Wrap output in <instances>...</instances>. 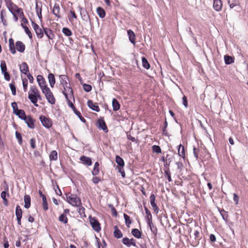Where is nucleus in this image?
Returning a JSON list of instances; mask_svg holds the SVG:
<instances>
[{
	"label": "nucleus",
	"mask_w": 248,
	"mask_h": 248,
	"mask_svg": "<svg viewBox=\"0 0 248 248\" xmlns=\"http://www.w3.org/2000/svg\"><path fill=\"white\" fill-rule=\"evenodd\" d=\"M0 69L2 73L7 71V66L6 62L2 60L0 62Z\"/></svg>",
	"instance_id": "nucleus-42"
},
{
	"label": "nucleus",
	"mask_w": 248,
	"mask_h": 248,
	"mask_svg": "<svg viewBox=\"0 0 248 248\" xmlns=\"http://www.w3.org/2000/svg\"><path fill=\"white\" fill-rule=\"evenodd\" d=\"M25 202L24 207L25 208L28 209L31 206V197L29 195H25L24 197Z\"/></svg>",
	"instance_id": "nucleus-23"
},
{
	"label": "nucleus",
	"mask_w": 248,
	"mask_h": 248,
	"mask_svg": "<svg viewBox=\"0 0 248 248\" xmlns=\"http://www.w3.org/2000/svg\"><path fill=\"white\" fill-rule=\"evenodd\" d=\"M5 14V11L4 10H1L0 11V19L1 22L4 26L6 25V20L4 18V15Z\"/></svg>",
	"instance_id": "nucleus-52"
},
{
	"label": "nucleus",
	"mask_w": 248,
	"mask_h": 248,
	"mask_svg": "<svg viewBox=\"0 0 248 248\" xmlns=\"http://www.w3.org/2000/svg\"><path fill=\"white\" fill-rule=\"evenodd\" d=\"M40 120L44 126L47 128H50L52 125L51 120L45 116L41 115L40 117Z\"/></svg>",
	"instance_id": "nucleus-5"
},
{
	"label": "nucleus",
	"mask_w": 248,
	"mask_h": 248,
	"mask_svg": "<svg viewBox=\"0 0 248 248\" xmlns=\"http://www.w3.org/2000/svg\"><path fill=\"white\" fill-rule=\"evenodd\" d=\"M224 61H225L226 64H230L234 62V57H232L229 55H225Z\"/></svg>",
	"instance_id": "nucleus-32"
},
{
	"label": "nucleus",
	"mask_w": 248,
	"mask_h": 248,
	"mask_svg": "<svg viewBox=\"0 0 248 248\" xmlns=\"http://www.w3.org/2000/svg\"><path fill=\"white\" fill-rule=\"evenodd\" d=\"M127 34L130 42L133 44L135 45L136 43L135 35L134 32L132 30H129L127 31Z\"/></svg>",
	"instance_id": "nucleus-20"
},
{
	"label": "nucleus",
	"mask_w": 248,
	"mask_h": 248,
	"mask_svg": "<svg viewBox=\"0 0 248 248\" xmlns=\"http://www.w3.org/2000/svg\"><path fill=\"white\" fill-rule=\"evenodd\" d=\"M66 198L67 201L72 206H79L81 205L80 199L76 194H66Z\"/></svg>",
	"instance_id": "nucleus-2"
},
{
	"label": "nucleus",
	"mask_w": 248,
	"mask_h": 248,
	"mask_svg": "<svg viewBox=\"0 0 248 248\" xmlns=\"http://www.w3.org/2000/svg\"><path fill=\"white\" fill-rule=\"evenodd\" d=\"M78 8L79 9V11L80 12V15L81 16L85 17L86 16L85 14L86 13V10L84 9L81 7L80 6H78Z\"/></svg>",
	"instance_id": "nucleus-57"
},
{
	"label": "nucleus",
	"mask_w": 248,
	"mask_h": 248,
	"mask_svg": "<svg viewBox=\"0 0 248 248\" xmlns=\"http://www.w3.org/2000/svg\"><path fill=\"white\" fill-rule=\"evenodd\" d=\"M14 7H15V9H16V13H17V14H18L19 15H23V11H22V9L20 8H18L17 6H13Z\"/></svg>",
	"instance_id": "nucleus-59"
},
{
	"label": "nucleus",
	"mask_w": 248,
	"mask_h": 248,
	"mask_svg": "<svg viewBox=\"0 0 248 248\" xmlns=\"http://www.w3.org/2000/svg\"><path fill=\"white\" fill-rule=\"evenodd\" d=\"M132 235L137 238L141 237V233L138 229H133L131 231Z\"/></svg>",
	"instance_id": "nucleus-30"
},
{
	"label": "nucleus",
	"mask_w": 248,
	"mask_h": 248,
	"mask_svg": "<svg viewBox=\"0 0 248 248\" xmlns=\"http://www.w3.org/2000/svg\"><path fill=\"white\" fill-rule=\"evenodd\" d=\"M114 231L113 234L115 237L117 238H121L123 237V233L119 229L117 226H114Z\"/></svg>",
	"instance_id": "nucleus-21"
},
{
	"label": "nucleus",
	"mask_w": 248,
	"mask_h": 248,
	"mask_svg": "<svg viewBox=\"0 0 248 248\" xmlns=\"http://www.w3.org/2000/svg\"><path fill=\"white\" fill-rule=\"evenodd\" d=\"M60 7L58 4L55 3L54 5L52 12L53 14L57 17V18H61V16L60 15Z\"/></svg>",
	"instance_id": "nucleus-16"
},
{
	"label": "nucleus",
	"mask_w": 248,
	"mask_h": 248,
	"mask_svg": "<svg viewBox=\"0 0 248 248\" xmlns=\"http://www.w3.org/2000/svg\"><path fill=\"white\" fill-rule=\"evenodd\" d=\"M42 201H43V206L44 209L45 210H47L48 209V205H47L46 197H43Z\"/></svg>",
	"instance_id": "nucleus-53"
},
{
	"label": "nucleus",
	"mask_w": 248,
	"mask_h": 248,
	"mask_svg": "<svg viewBox=\"0 0 248 248\" xmlns=\"http://www.w3.org/2000/svg\"><path fill=\"white\" fill-rule=\"evenodd\" d=\"M37 81L38 83L39 86L46 84L45 79L42 75H38L37 77Z\"/></svg>",
	"instance_id": "nucleus-31"
},
{
	"label": "nucleus",
	"mask_w": 248,
	"mask_h": 248,
	"mask_svg": "<svg viewBox=\"0 0 248 248\" xmlns=\"http://www.w3.org/2000/svg\"><path fill=\"white\" fill-rule=\"evenodd\" d=\"M30 144H31V147L34 149L36 148V146H35V139H34L33 138H31V140H30Z\"/></svg>",
	"instance_id": "nucleus-63"
},
{
	"label": "nucleus",
	"mask_w": 248,
	"mask_h": 248,
	"mask_svg": "<svg viewBox=\"0 0 248 248\" xmlns=\"http://www.w3.org/2000/svg\"><path fill=\"white\" fill-rule=\"evenodd\" d=\"M90 222L92 227L95 231L99 232L101 230L100 223L94 217H91Z\"/></svg>",
	"instance_id": "nucleus-4"
},
{
	"label": "nucleus",
	"mask_w": 248,
	"mask_h": 248,
	"mask_svg": "<svg viewBox=\"0 0 248 248\" xmlns=\"http://www.w3.org/2000/svg\"><path fill=\"white\" fill-rule=\"evenodd\" d=\"M78 207V212L81 216H85V208L81 206V205L79 206H77Z\"/></svg>",
	"instance_id": "nucleus-47"
},
{
	"label": "nucleus",
	"mask_w": 248,
	"mask_h": 248,
	"mask_svg": "<svg viewBox=\"0 0 248 248\" xmlns=\"http://www.w3.org/2000/svg\"><path fill=\"white\" fill-rule=\"evenodd\" d=\"M15 114L23 120L27 117L25 112L23 109H19Z\"/></svg>",
	"instance_id": "nucleus-26"
},
{
	"label": "nucleus",
	"mask_w": 248,
	"mask_h": 248,
	"mask_svg": "<svg viewBox=\"0 0 248 248\" xmlns=\"http://www.w3.org/2000/svg\"><path fill=\"white\" fill-rule=\"evenodd\" d=\"M83 88L85 92H89L92 90V87L90 85L84 83L83 84Z\"/></svg>",
	"instance_id": "nucleus-50"
},
{
	"label": "nucleus",
	"mask_w": 248,
	"mask_h": 248,
	"mask_svg": "<svg viewBox=\"0 0 248 248\" xmlns=\"http://www.w3.org/2000/svg\"><path fill=\"white\" fill-rule=\"evenodd\" d=\"M22 84H23V87L24 91L25 92H26L27 89V87H28V80H27V79H26V78L23 79L22 80Z\"/></svg>",
	"instance_id": "nucleus-56"
},
{
	"label": "nucleus",
	"mask_w": 248,
	"mask_h": 248,
	"mask_svg": "<svg viewBox=\"0 0 248 248\" xmlns=\"http://www.w3.org/2000/svg\"><path fill=\"white\" fill-rule=\"evenodd\" d=\"M39 91L37 89V87L35 86H32L30 88V90L29 93H31L32 94H36Z\"/></svg>",
	"instance_id": "nucleus-48"
},
{
	"label": "nucleus",
	"mask_w": 248,
	"mask_h": 248,
	"mask_svg": "<svg viewBox=\"0 0 248 248\" xmlns=\"http://www.w3.org/2000/svg\"><path fill=\"white\" fill-rule=\"evenodd\" d=\"M16 139L18 140L19 143V144H21V143H22V137H21V135L20 133H19V132L16 131Z\"/></svg>",
	"instance_id": "nucleus-58"
},
{
	"label": "nucleus",
	"mask_w": 248,
	"mask_h": 248,
	"mask_svg": "<svg viewBox=\"0 0 248 248\" xmlns=\"http://www.w3.org/2000/svg\"><path fill=\"white\" fill-rule=\"evenodd\" d=\"M152 150L154 152L156 153H160L161 152V148L158 145H153L152 146Z\"/></svg>",
	"instance_id": "nucleus-51"
},
{
	"label": "nucleus",
	"mask_w": 248,
	"mask_h": 248,
	"mask_svg": "<svg viewBox=\"0 0 248 248\" xmlns=\"http://www.w3.org/2000/svg\"><path fill=\"white\" fill-rule=\"evenodd\" d=\"M28 98L31 101L32 103H33L35 106L37 107L38 104H37V97L35 94L31 93H29Z\"/></svg>",
	"instance_id": "nucleus-24"
},
{
	"label": "nucleus",
	"mask_w": 248,
	"mask_h": 248,
	"mask_svg": "<svg viewBox=\"0 0 248 248\" xmlns=\"http://www.w3.org/2000/svg\"><path fill=\"white\" fill-rule=\"evenodd\" d=\"M179 148L178 149V155L182 157L183 158H185V151L184 146L182 144H180L178 146Z\"/></svg>",
	"instance_id": "nucleus-25"
},
{
	"label": "nucleus",
	"mask_w": 248,
	"mask_h": 248,
	"mask_svg": "<svg viewBox=\"0 0 248 248\" xmlns=\"http://www.w3.org/2000/svg\"><path fill=\"white\" fill-rule=\"evenodd\" d=\"M164 173L165 176L167 177V179L169 181V182H171L172 181L171 176H170V173L169 170V168H168L164 170Z\"/></svg>",
	"instance_id": "nucleus-46"
},
{
	"label": "nucleus",
	"mask_w": 248,
	"mask_h": 248,
	"mask_svg": "<svg viewBox=\"0 0 248 248\" xmlns=\"http://www.w3.org/2000/svg\"><path fill=\"white\" fill-rule=\"evenodd\" d=\"M87 105L92 110L96 112H99L100 111V108L96 104L93 103L92 100H88L87 102Z\"/></svg>",
	"instance_id": "nucleus-15"
},
{
	"label": "nucleus",
	"mask_w": 248,
	"mask_h": 248,
	"mask_svg": "<svg viewBox=\"0 0 248 248\" xmlns=\"http://www.w3.org/2000/svg\"><path fill=\"white\" fill-rule=\"evenodd\" d=\"M10 88L11 90L12 94L15 95L16 94V88L13 83L9 84Z\"/></svg>",
	"instance_id": "nucleus-54"
},
{
	"label": "nucleus",
	"mask_w": 248,
	"mask_h": 248,
	"mask_svg": "<svg viewBox=\"0 0 248 248\" xmlns=\"http://www.w3.org/2000/svg\"><path fill=\"white\" fill-rule=\"evenodd\" d=\"M60 82L63 88L62 91L63 94L68 93H70V97H73V90L70 87L69 80L67 76L65 75H61L59 76Z\"/></svg>",
	"instance_id": "nucleus-1"
},
{
	"label": "nucleus",
	"mask_w": 248,
	"mask_h": 248,
	"mask_svg": "<svg viewBox=\"0 0 248 248\" xmlns=\"http://www.w3.org/2000/svg\"><path fill=\"white\" fill-rule=\"evenodd\" d=\"M122 242L128 247H130L131 245L136 246L135 240L133 238L129 239L127 237H124L122 240Z\"/></svg>",
	"instance_id": "nucleus-11"
},
{
	"label": "nucleus",
	"mask_w": 248,
	"mask_h": 248,
	"mask_svg": "<svg viewBox=\"0 0 248 248\" xmlns=\"http://www.w3.org/2000/svg\"><path fill=\"white\" fill-rule=\"evenodd\" d=\"M9 43L10 51L13 54H15L16 53V50L14 45V41L12 38L9 39Z\"/></svg>",
	"instance_id": "nucleus-22"
},
{
	"label": "nucleus",
	"mask_w": 248,
	"mask_h": 248,
	"mask_svg": "<svg viewBox=\"0 0 248 248\" xmlns=\"http://www.w3.org/2000/svg\"><path fill=\"white\" fill-rule=\"evenodd\" d=\"M21 25L22 27V28L24 29L25 32L28 34V35L29 36V38L30 39H31L32 38V34H31V31H30V30L28 28V27L24 25L23 23H22L21 24Z\"/></svg>",
	"instance_id": "nucleus-39"
},
{
	"label": "nucleus",
	"mask_w": 248,
	"mask_h": 248,
	"mask_svg": "<svg viewBox=\"0 0 248 248\" xmlns=\"http://www.w3.org/2000/svg\"><path fill=\"white\" fill-rule=\"evenodd\" d=\"M48 79L50 87L53 88L56 82L54 75L52 73L49 74L48 75Z\"/></svg>",
	"instance_id": "nucleus-19"
},
{
	"label": "nucleus",
	"mask_w": 248,
	"mask_h": 248,
	"mask_svg": "<svg viewBox=\"0 0 248 248\" xmlns=\"http://www.w3.org/2000/svg\"><path fill=\"white\" fill-rule=\"evenodd\" d=\"M142 63L143 67L145 69H148L150 68V64L146 59L144 57L142 58Z\"/></svg>",
	"instance_id": "nucleus-38"
},
{
	"label": "nucleus",
	"mask_w": 248,
	"mask_h": 248,
	"mask_svg": "<svg viewBox=\"0 0 248 248\" xmlns=\"http://www.w3.org/2000/svg\"><path fill=\"white\" fill-rule=\"evenodd\" d=\"M63 94L64 95V96L65 97V98L67 101L69 106L73 109V110H75V109L76 108L75 107L73 103H72V102L71 100V99H73L74 101L75 99H74V94H73L72 97H70V94L68 93H64Z\"/></svg>",
	"instance_id": "nucleus-10"
},
{
	"label": "nucleus",
	"mask_w": 248,
	"mask_h": 248,
	"mask_svg": "<svg viewBox=\"0 0 248 248\" xmlns=\"http://www.w3.org/2000/svg\"><path fill=\"white\" fill-rule=\"evenodd\" d=\"M97 127L99 129H102L105 132H108L107 126L103 119H99L97 121Z\"/></svg>",
	"instance_id": "nucleus-9"
},
{
	"label": "nucleus",
	"mask_w": 248,
	"mask_h": 248,
	"mask_svg": "<svg viewBox=\"0 0 248 248\" xmlns=\"http://www.w3.org/2000/svg\"><path fill=\"white\" fill-rule=\"evenodd\" d=\"M59 220L61 222H63L64 224H66L67 223L68 219L67 217H66V216L63 214H62L59 217Z\"/></svg>",
	"instance_id": "nucleus-45"
},
{
	"label": "nucleus",
	"mask_w": 248,
	"mask_h": 248,
	"mask_svg": "<svg viewBox=\"0 0 248 248\" xmlns=\"http://www.w3.org/2000/svg\"><path fill=\"white\" fill-rule=\"evenodd\" d=\"M62 32L67 36H70L72 34L71 30L67 28H63L62 30Z\"/></svg>",
	"instance_id": "nucleus-41"
},
{
	"label": "nucleus",
	"mask_w": 248,
	"mask_h": 248,
	"mask_svg": "<svg viewBox=\"0 0 248 248\" xmlns=\"http://www.w3.org/2000/svg\"><path fill=\"white\" fill-rule=\"evenodd\" d=\"M44 33L48 37V39L52 40L55 35L52 31L48 28H44Z\"/></svg>",
	"instance_id": "nucleus-17"
},
{
	"label": "nucleus",
	"mask_w": 248,
	"mask_h": 248,
	"mask_svg": "<svg viewBox=\"0 0 248 248\" xmlns=\"http://www.w3.org/2000/svg\"><path fill=\"white\" fill-rule=\"evenodd\" d=\"M45 97L47 101L51 105H53L55 103V99L51 92L46 94Z\"/></svg>",
	"instance_id": "nucleus-18"
},
{
	"label": "nucleus",
	"mask_w": 248,
	"mask_h": 248,
	"mask_svg": "<svg viewBox=\"0 0 248 248\" xmlns=\"http://www.w3.org/2000/svg\"><path fill=\"white\" fill-rule=\"evenodd\" d=\"M150 203L155 212L158 213L159 208L155 203V197L154 194H152L150 197Z\"/></svg>",
	"instance_id": "nucleus-8"
},
{
	"label": "nucleus",
	"mask_w": 248,
	"mask_h": 248,
	"mask_svg": "<svg viewBox=\"0 0 248 248\" xmlns=\"http://www.w3.org/2000/svg\"><path fill=\"white\" fill-rule=\"evenodd\" d=\"M112 105L113 107V110L114 111H117L120 109V104L116 99L113 98L112 101Z\"/></svg>",
	"instance_id": "nucleus-28"
},
{
	"label": "nucleus",
	"mask_w": 248,
	"mask_h": 248,
	"mask_svg": "<svg viewBox=\"0 0 248 248\" xmlns=\"http://www.w3.org/2000/svg\"><path fill=\"white\" fill-rule=\"evenodd\" d=\"M145 213L147 215V217H146L147 219V221L149 220H152V216L151 214L150 211L148 209V208L146 207H144Z\"/></svg>",
	"instance_id": "nucleus-44"
},
{
	"label": "nucleus",
	"mask_w": 248,
	"mask_h": 248,
	"mask_svg": "<svg viewBox=\"0 0 248 248\" xmlns=\"http://www.w3.org/2000/svg\"><path fill=\"white\" fill-rule=\"evenodd\" d=\"M73 111H74V113L79 117L80 120L82 122L84 123L86 122L85 119L81 116V113L79 111L77 110L76 109H75V110H73Z\"/></svg>",
	"instance_id": "nucleus-49"
},
{
	"label": "nucleus",
	"mask_w": 248,
	"mask_h": 248,
	"mask_svg": "<svg viewBox=\"0 0 248 248\" xmlns=\"http://www.w3.org/2000/svg\"><path fill=\"white\" fill-rule=\"evenodd\" d=\"M99 163L98 162H96L94 165L93 170L92 172V174L94 176H96L98 174L99 172Z\"/></svg>",
	"instance_id": "nucleus-29"
},
{
	"label": "nucleus",
	"mask_w": 248,
	"mask_h": 248,
	"mask_svg": "<svg viewBox=\"0 0 248 248\" xmlns=\"http://www.w3.org/2000/svg\"><path fill=\"white\" fill-rule=\"evenodd\" d=\"M193 150L194 156L195 157L196 159H197L198 158V153L199 152V150L196 148L195 147H194Z\"/></svg>",
	"instance_id": "nucleus-62"
},
{
	"label": "nucleus",
	"mask_w": 248,
	"mask_h": 248,
	"mask_svg": "<svg viewBox=\"0 0 248 248\" xmlns=\"http://www.w3.org/2000/svg\"><path fill=\"white\" fill-rule=\"evenodd\" d=\"M20 70L22 73L25 75H27L28 73H30L29 72V67L25 62H22L20 65Z\"/></svg>",
	"instance_id": "nucleus-13"
},
{
	"label": "nucleus",
	"mask_w": 248,
	"mask_h": 248,
	"mask_svg": "<svg viewBox=\"0 0 248 248\" xmlns=\"http://www.w3.org/2000/svg\"><path fill=\"white\" fill-rule=\"evenodd\" d=\"M16 49L20 52H23L25 49V46L21 41H18L16 43Z\"/></svg>",
	"instance_id": "nucleus-14"
},
{
	"label": "nucleus",
	"mask_w": 248,
	"mask_h": 248,
	"mask_svg": "<svg viewBox=\"0 0 248 248\" xmlns=\"http://www.w3.org/2000/svg\"><path fill=\"white\" fill-rule=\"evenodd\" d=\"M13 6H16V4L12 3L11 1H10L9 3L7 4V8H8L9 11L12 14H14L15 13L16 9H15V7Z\"/></svg>",
	"instance_id": "nucleus-35"
},
{
	"label": "nucleus",
	"mask_w": 248,
	"mask_h": 248,
	"mask_svg": "<svg viewBox=\"0 0 248 248\" xmlns=\"http://www.w3.org/2000/svg\"><path fill=\"white\" fill-rule=\"evenodd\" d=\"M147 223L150 227V230L151 232L154 234H156L157 232V230L156 227L154 225V224L152 223V220H149L147 221Z\"/></svg>",
	"instance_id": "nucleus-27"
},
{
	"label": "nucleus",
	"mask_w": 248,
	"mask_h": 248,
	"mask_svg": "<svg viewBox=\"0 0 248 248\" xmlns=\"http://www.w3.org/2000/svg\"><path fill=\"white\" fill-rule=\"evenodd\" d=\"M11 106L13 109V113L15 114L17 110L19 109H18L17 105V103L15 102H14L12 103Z\"/></svg>",
	"instance_id": "nucleus-55"
},
{
	"label": "nucleus",
	"mask_w": 248,
	"mask_h": 248,
	"mask_svg": "<svg viewBox=\"0 0 248 248\" xmlns=\"http://www.w3.org/2000/svg\"><path fill=\"white\" fill-rule=\"evenodd\" d=\"M79 160L83 164L88 166H91L92 164L91 158L84 155L81 156L80 157Z\"/></svg>",
	"instance_id": "nucleus-12"
},
{
	"label": "nucleus",
	"mask_w": 248,
	"mask_h": 248,
	"mask_svg": "<svg viewBox=\"0 0 248 248\" xmlns=\"http://www.w3.org/2000/svg\"><path fill=\"white\" fill-rule=\"evenodd\" d=\"M116 162L120 166V167H124V165L123 159L118 155L116 156Z\"/></svg>",
	"instance_id": "nucleus-34"
},
{
	"label": "nucleus",
	"mask_w": 248,
	"mask_h": 248,
	"mask_svg": "<svg viewBox=\"0 0 248 248\" xmlns=\"http://www.w3.org/2000/svg\"><path fill=\"white\" fill-rule=\"evenodd\" d=\"M31 25L37 37L39 38H42L44 36V30L43 31L42 29L39 27V26L35 23L33 21H31Z\"/></svg>",
	"instance_id": "nucleus-3"
},
{
	"label": "nucleus",
	"mask_w": 248,
	"mask_h": 248,
	"mask_svg": "<svg viewBox=\"0 0 248 248\" xmlns=\"http://www.w3.org/2000/svg\"><path fill=\"white\" fill-rule=\"evenodd\" d=\"M49 158L51 160H56L58 159L57 151L55 150L52 151L49 155Z\"/></svg>",
	"instance_id": "nucleus-36"
},
{
	"label": "nucleus",
	"mask_w": 248,
	"mask_h": 248,
	"mask_svg": "<svg viewBox=\"0 0 248 248\" xmlns=\"http://www.w3.org/2000/svg\"><path fill=\"white\" fill-rule=\"evenodd\" d=\"M7 192L6 191H2L1 193L0 196L4 202H7V200L6 198Z\"/></svg>",
	"instance_id": "nucleus-61"
},
{
	"label": "nucleus",
	"mask_w": 248,
	"mask_h": 248,
	"mask_svg": "<svg viewBox=\"0 0 248 248\" xmlns=\"http://www.w3.org/2000/svg\"><path fill=\"white\" fill-rule=\"evenodd\" d=\"M16 215L17 217H22V211L19 205L16 206Z\"/></svg>",
	"instance_id": "nucleus-43"
},
{
	"label": "nucleus",
	"mask_w": 248,
	"mask_h": 248,
	"mask_svg": "<svg viewBox=\"0 0 248 248\" xmlns=\"http://www.w3.org/2000/svg\"><path fill=\"white\" fill-rule=\"evenodd\" d=\"M124 217L125 220V224L127 227H129L130 224H131V221L129 216L126 214H124Z\"/></svg>",
	"instance_id": "nucleus-40"
},
{
	"label": "nucleus",
	"mask_w": 248,
	"mask_h": 248,
	"mask_svg": "<svg viewBox=\"0 0 248 248\" xmlns=\"http://www.w3.org/2000/svg\"><path fill=\"white\" fill-rule=\"evenodd\" d=\"M42 2L41 1H36L35 6V10L36 13H39V11H40V12H42Z\"/></svg>",
	"instance_id": "nucleus-37"
},
{
	"label": "nucleus",
	"mask_w": 248,
	"mask_h": 248,
	"mask_svg": "<svg viewBox=\"0 0 248 248\" xmlns=\"http://www.w3.org/2000/svg\"><path fill=\"white\" fill-rule=\"evenodd\" d=\"M194 238L190 242V244L193 247H196L199 244V240L201 239L200 236V232L198 230H196L194 233Z\"/></svg>",
	"instance_id": "nucleus-6"
},
{
	"label": "nucleus",
	"mask_w": 248,
	"mask_h": 248,
	"mask_svg": "<svg viewBox=\"0 0 248 248\" xmlns=\"http://www.w3.org/2000/svg\"><path fill=\"white\" fill-rule=\"evenodd\" d=\"M96 12L99 16L101 18H104L106 16L105 10L100 7L97 8Z\"/></svg>",
	"instance_id": "nucleus-33"
},
{
	"label": "nucleus",
	"mask_w": 248,
	"mask_h": 248,
	"mask_svg": "<svg viewBox=\"0 0 248 248\" xmlns=\"http://www.w3.org/2000/svg\"><path fill=\"white\" fill-rule=\"evenodd\" d=\"M23 120L29 128L31 129L34 128L35 120L31 116H27Z\"/></svg>",
	"instance_id": "nucleus-7"
},
{
	"label": "nucleus",
	"mask_w": 248,
	"mask_h": 248,
	"mask_svg": "<svg viewBox=\"0 0 248 248\" xmlns=\"http://www.w3.org/2000/svg\"><path fill=\"white\" fill-rule=\"evenodd\" d=\"M233 201L235 202L236 205H237L239 202V197L236 193L233 194Z\"/></svg>",
	"instance_id": "nucleus-60"
},
{
	"label": "nucleus",
	"mask_w": 248,
	"mask_h": 248,
	"mask_svg": "<svg viewBox=\"0 0 248 248\" xmlns=\"http://www.w3.org/2000/svg\"><path fill=\"white\" fill-rule=\"evenodd\" d=\"M2 73L3 74L4 78L6 80L9 81L10 80V74L7 71Z\"/></svg>",
	"instance_id": "nucleus-64"
}]
</instances>
